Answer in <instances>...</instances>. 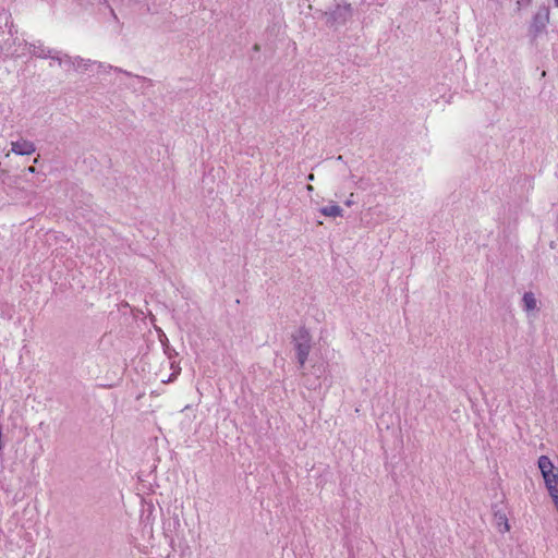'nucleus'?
I'll return each instance as SVG.
<instances>
[{"label": "nucleus", "mask_w": 558, "mask_h": 558, "mask_svg": "<svg viewBox=\"0 0 558 558\" xmlns=\"http://www.w3.org/2000/svg\"><path fill=\"white\" fill-rule=\"evenodd\" d=\"M549 23V8L543 5L538 8L529 26V35L535 40L541 34L545 33Z\"/></svg>", "instance_id": "nucleus-3"}, {"label": "nucleus", "mask_w": 558, "mask_h": 558, "mask_svg": "<svg viewBox=\"0 0 558 558\" xmlns=\"http://www.w3.org/2000/svg\"><path fill=\"white\" fill-rule=\"evenodd\" d=\"M94 63L90 59H84V58H81V57H75V65H74V70L78 71V70H87V68Z\"/></svg>", "instance_id": "nucleus-12"}, {"label": "nucleus", "mask_w": 558, "mask_h": 558, "mask_svg": "<svg viewBox=\"0 0 558 558\" xmlns=\"http://www.w3.org/2000/svg\"><path fill=\"white\" fill-rule=\"evenodd\" d=\"M522 308L526 313L537 311V300L535 298V294L531 291L525 292L522 296Z\"/></svg>", "instance_id": "nucleus-7"}, {"label": "nucleus", "mask_w": 558, "mask_h": 558, "mask_svg": "<svg viewBox=\"0 0 558 558\" xmlns=\"http://www.w3.org/2000/svg\"><path fill=\"white\" fill-rule=\"evenodd\" d=\"M554 3L558 8V0H554Z\"/></svg>", "instance_id": "nucleus-20"}, {"label": "nucleus", "mask_w": 558, "mask_h": 558, "mask_svg": "<svg viewBox=\"0 0 558 558\" xmlns=\"http://www.w3.org/2000/svg\"><path fill=\"white\" fill-rule=\"evenodd\" d=\"M544 482L546 485V488L553 498V501L555 504V507L558 511V472H554L549 474V476H544Z\"/></svg>", "instance_id": "nucleus-5"}, {"label": "nucleus", "mask_w": 558, "mask_h": 558, "mask_svg": "<svg viewBox=\"0 0 558 558\" xmlns=\"http://www.w3.org/2000/svg\"><path fill=\"white\" fill-rule=\"evenodd\" d=\"M292 342L296 351L299 367L303 368L312 349V337L308 330L301 327L293 336Z\"/></svg>", "instance_id": "nucleus-1"}, {"label": "nucleus", "mask_w": 558, "mask_h": 558, "mask_svg": "<svg viewBox=\"0 0 558 558\" xmlns=\"http://www.w3.org/2000/svg\"><path fill=\"white\" fill-rule=\"evenodd\" d=\"M27 170H28V172H31V173H35V171H36L35 167H33V166L28 167V169H27Z\"/></svg>", "instance_id": "nucleus-17"}, {"label": "nucleus", "mask_w": 558, "mask_h": 558, "mask_svg": "<svg viewBox=\"0 0 558 558\" xmlns=\"http://www.w3.org/2000/svg\"><path fill=\"white\" fill-rule=\"evenodd\" d=\"M320 214L326 216V217H332V218H336V217H342L343 216V209L337 205V204H331V205H328V206H324L319 209Z\"/></svg>", "instance_id": "nucleus-10"}, {"label": "nucleus", "mask_w": 558, "mask_h": 558, "mask_svg": "<svg viewBox=\"0 0 558 558\" xmlns=\"http://www.w3.org/2000/svg\"><path fill=\"white\" fill-rule=\"evenodd\" d=\"M307 190L312 191L313 186L312 185H307Z\"/></svg>", "instance_id": "nucleus-21"}, {"label": "nucleus", "mask_w": 558, "mask_h": 558, "mask_svg": "<svg viewBox=\"0 0 558 558\" xmlns=\"http://www.w3.org/2000/svg\"><path fill=\"white\" fill-rule=\"evenodd\" d=\"M537 464L543 477L554 473L555 466L547 456H541Z\"/></svg>", "instance_id": "nucleus-9"}, {"label": "nucleus", "mask_w": 558, "mask_h": 558, "mask_svg": "<svg viewBox=\"0 0 558 558\" xmlns=\"http://www.w3.org/2000/svg\"><path fill=\"white\" fill-rule=\"evenodd\" d=\"M166 354H168L169 357H171V352H174V349H169L168 347L165 349Z\"/></svg>", "instance_id": "nucleus-16"}, {"label": "nucleus", "mask_w": 558, "mask_h": 558, "mask_svg": "<svg viewBox=\"0 0 558 558\" xmlns=\"http://www.w3.org/2000/svg\"><path fill=\"white\" fill-rule=\"evenodd\" d=\"M351 204H352V201H351V199H348V201L345 202V205H347V206H351Z\"/></svg>", "instance_id": "nucleus-18"}, {"label": "nucleus", "mask_w": 558, "mask_h": 558, "mask_svg": "<svg viewBox=\"0 0 558 558\" xmlns=\"http://www.w3.org/2000/svg\"><path fill=\"white\" fill-rule=\"evenodd\" d=\"M57 54V58L53 60H57L59 62V65L64 66L65 69H73L75 65V58L70 57L68 54H64L63 57L59 56V52H54Z\"/></svg>", "instance_id": "nucleus-11"}, {"label": "nucleus", "mask_w": 558, "mask_h": 558, "mask_svg": "<svg viewBox=\"0 0 558 558\" xmlns=\"http://www.w3.org/2000/svg\"><path fill=\"white\" fill-rule=\"evenodd\" d=\"M28 51L31 54L38 58H57V54L50 49H47L43 43L37 41L29 45Z\"/></svg>", "instance_id": "nucleus-6"}, {"label": "nucleus", "mask_w": 558, "mask_h": 558, "mask_svg": "<svg viewBox=\"0 0 558 558\" xmlns=\"http://www.w3.org/2000/svg\"><path fill=\"white\" fill-rule=\"evenodd\" d=\"M353 15V8L349 3L337 4L325 12V22L329 27L338 28L344 25Z\"/></svg>", "instance_id": "nucleus-2"}, {"label": "nucleus", "mask_w": 558, "mask_h": 558, "mask_svg": "<svg viewBox=\"0 0 558 558\" xmlns=\"http://www.w3.org/2000/svg\"><path fill=\"white\" fill-rule=\"evenodd\" d=\"M307 179H308V180H313V179H314V174H312V173H311V174H308Z\"/></svg>", "instance_id": "nucleus-19"}, {"label": "nucleus", "mask_w": 558, "mask_h": 558, "mask_svg": "<svg viewBox=\"0 0 558 558\" xmlns=\"http://www.w3.org/2000/svg\"><path fill=\"white\" fill-rule=\"evenodd\" d=\"M166 354H168L169 357H171V352H174V349H169L168 347L165 349Z\"/></svg>", "instance_id": "nucleus-15"}, {"label": "nucleus", "mask_w": 558, "mask_h": 558, "mask_svg": "<svg viewBox=\"0 0 558 558\" xmlns=\"http://www.w3.org/2000/svg\"><path fill=\"white\" fill-rule=\"evenodd\" d=\"M11 151L15 155L28 156L36 151V146L33 142L21 138L11 143Z\"/></svg>", "instance_id": "nucleus-4"}, {"label": "nucleus", "mask_w": 558, "mask_h": 558, "mask_svg": "<svg viewBox=\"0 0 558 558\" xmlns=\"http://www.w3.org/2000/svg\"><path fill=\"white\" fill-rule=\"evenodd\" d=\"M98 68L102 69V70H114L116 72L123 73L126 76L135 77L138 82H141L143 84L147 83L148 85H151V80H149V78H147L145 76H141V75H133L131 72L122 70L120 68H114V66H112L110 64H105V63L99 62L98 63Z\"/></svg>", "instance_id": "nucleus-8"}, {"label": "nucleus", "mask_w": 558, "mask_h": 558, "mask_svg": "<svg viewBox=\"0 0 558 558\" xmlns=\"http://www.w3.org/2000/svg\"><path fill=\"white\" fill-rule=\"evenodd\" d=\"M532 3V0H518L519 5L529 7Z\"/></svg>", "instance_id": "nucleus-14"}, {"label": "nucleus", "mask_w": 558, "mask_h": 558, "mask_svg": "<svg viewBox=\"0 0 558 558\" xmlns=\"http://www.w3.org/2000/svg\"><path fill=\"white\" fill-rule=\"evenodd\" d=\"M497 524L501 532L509 531L508 519L505 514L496 513Z\"/></svg>", "instance_id": "nucleus-13"}]
</instances>
